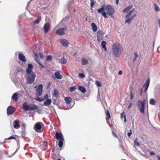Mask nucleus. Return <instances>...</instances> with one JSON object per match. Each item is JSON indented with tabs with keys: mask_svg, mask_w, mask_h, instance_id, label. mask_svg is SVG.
<instances>
[{
	"mask_svg": "<svg viewBox=\"0 0 160 160\" xmlns=\"http://www.w3.org/2000/svg\"><path fill=\"white\" fill-rule=\"evenodd\" d=\"M137 138H136L134 141V144L135 145H137L139 147L140 146V143L137 142Z\"/></svg>",
	"mask_w": 160,
	"mask_h": 160,
	"instance_id": "obj_38",
	"label": "nucleus"
},
{
	"mask_svg": "<svg viewBox=\"0 0 160 160\" xmlns=\"http://www.w3.org/2000/svg\"><path fill=\"white\" fill-rule=\"evenodd\" d=\"M142 89L141 88L140 91V95L141 96L142 94Z\"/></svg>",
	"mask_w": 160,
	"mask_h": 160,
	"instance_id": "obj_59",
	"label": "nucleus"
},
{
	"mask_svg": "<svg viewBox=\"0 0 160 160\" xmlns=\"http://www.w3.org/2000/svg\"><path fill=\"white\" fill-rule=\"evenodd\" d=\"M36 75L34 72H32L31 74H27L26 76V79L27 83L32 84L35 81Z\"/></svg>",
	"mask_w": 160,
	"mask_h": 160,
	"instance_id": "obj_3",
	"label": "nucleus"
},
{
	"mask_svg": "<svg viewBox=\"0 0 160 160\" xmlns=\"http://www.w3.org/2000/svg\"><path fill=\"white\" fill-rule=\"evenodd\" d=\"M38 108V106L35 104H31L29 105L26 102H25L22 104V109L24 111L34 110Z\"/></svg>",
	"mask_w": 160,
	"mask_h": 160,
	"instance_id": "obj_2",
	"label": "nucleus"
},
{
	"mask_svg": "<svg viewBox=\"0 0 160 160\" xmlns=\"http://www.w3.org/2000/svg\"><path fill=\"white\" fill-rule=\"evenodd\" d=\"M67 62V60L65 59L64 56H63V58H62L61 59L59 60V62L62 64H66Z\"/></svg>",
	"mask_w": 160,
	"mask_h": 160,
	"instance_id": "obj_27",
	"label": "nucleus"
},
{
	"mask_svg": "<svg viewBox=\"0 0 160 160\" xmlns=\"http://www.w3.org/2000/svg\"><path fill=\"white\" fill-rule=\"evenodd\" d=\"M118 74L119 75H122V71L121 70H120L119 71V72H118Z\"/></svg>",
	"mask_w": 160,
	"mask_h": 160,
	"instance_id": "obj_58",
	"label": "nucleus"
},
{
	"mask_svg": "<svg viewBox=\"0 0 160 160\" xmlns=\"http://www.w3.org/2000/svg\"><path fill=\"white\" fill-rule=\"evenodd\" d=\"M79 76L82 78L85 77V74L83 73H79Z\"/></svg>",
	"mask_w": 160,
	"mask_h": 160,
	"instance_id": "obj_42",
	"label": "nucleus"
},
{
	"mask_svg": "<svg viewBox=\"0 0 160 160\" xmlns=\"http://www.w3.org/2000/svg\"><path fill=\"white\" fill-rule=\"evenodd\" d=\"M82 64L83 65H85L87 64L88 62V60L85 58H82L81 60Z\"/></svg>",
	"mask_w": 160,
	"mask_h": 160,
	"instance_id": "obj_24",
	"label": "nucleus"
},
{
	"mask_svg": "<svg viewBox=\"0 0 160 160\" xmlns=\"http://www.w3.org/2000/svg\"><path fill=\"white\" fill-rule=\"evenodd\" d=\"M150 154L151 155H154L155 154V153L153 152H150Z\"/></svg>",
	"mask_w": 160,
	"mask_h": 160,
	"instance_id": "obj_57",
	"label": "nucleus"
},
{
	"mask_svg": "<svg viewBox=\"0 0 160 160\" xmlns=\"http://www.w3.org/2000/svg\"><path fill=\"white\" fill-rule=\"evenodd\" d=\"M132 7V5H130L123 9L122 12L123 13H127L128 12Z\"/></svg>",
	"mask_w": 160,
	"mask_h": 160,
	"instance_id": "obj_19",
	"label": "nucleus"
},
{
	"mask_svg": "<svg viewBox=\"0 0 160 160\" xmlns=\"http://www.w3.org/2000/svg\"><path fill=\"white\" fill-rule=\"evenodd\" d=\"M54 75L55 78L58 79H61L62 78V76L61 75L59 72H56Z\"/></svg>",
	"mask_w": 160,
	"mask_h": 160,
	"instance_id": "obj_21",
	"label": "nucleus"
},
{
	"mask_svg": "<svg viewBox=\"0 0 160 160\" xmlns=\"http://www.w3.org/2000/svg\"><path fill=\"white\" fill-rule=\"evenodd\" d=\"M52 100L51 99H47L44 102L43 104L45 106H48L51 103Z\"/></svg>",
	"mask_w": 160,
	"mask_h": 160,
	"instance_id": "obj_25",
	"label": "nucleus"
},
{
	"mask_svg": "<svg viewBox=\"0 0 160 160\" xmlns=\"http://www.w3.org/2000/svg\"><path fill=\"white\" fill-rule=\"evenodd\" d=\"M112 52L116 57H119L121 54L122 48L120 44L118 43H114L112 46Z\"/></svg>",
	"mask_w": 160,
	"mask_h": 160,
	"instance_id": "obj_1",
	"label": "nucleus"
},
{
	"mask_svg": "<svg viewBox=\"0 0 160 160\" xmlns=\"http://www.w3.org/2000/svg\"><path fill=\"white\" fill-rule=\"evenodd\" d=\"M43 85L39 84L36 89V95L39 96L41 95L42 92Z\"/></svg>",
	"mask_w": 160,
	"mask_h": 160,
	"instance_id": "obj_7",
	"label": "nucleus"
},
{
	"mask_svg": "<svg viewBox=\"0 0 160 160\" xmlns=\"http://www.w3.org/2000/svg\"><path fill=\"white\" fill-rule=\"evenodd\" d=\"M97 37L98 41L99 42H100L102 39V36H99V35H98L97 36Z\"/></svg>",
	"mask_w": 160,
	"mask_h": 160,
	"instance_id": "obj_45",
	"label": "nucleus"
},
{
	"mask_svg": "<svg viewBox=\"0 0 160 160\" xmlns=\"http://www.w3.org/2000/svg\"><path fill=\"white\" fill-rule=\"evenodd\" d=\"M58 141H59V142L58 143V146L60 148H61L62 147V145L63 144V142L64 141V139H63V140L61 139V140H59Z\"/></svg>",
	"mask_w": 160,
	"mask_h": 160,
	"instance_id": "obj_30",
	"label": "nucleus"
},
{
	"mask_svg": "<svg viewBox=\"0 0 160 160\" xmlns=\"http://www.w3.org/2000/svg\"><path fill=\"white\" fill-rule=\"evenodd\" d=\"M43 124L41 122H38L35 124L34 126V128L35 130L37 132H40V130L41 129L42 125Z\"/></svg>",
	"mask_w": 160,
	"mask_h": 160,
	"instance_id": "obj_8",
	"label": "nucleus"
},
{
	"mask_svg": "<svg viewBox=\"0 0 160 160\" xmlns=\"http://www.w3.org/2000/svg\"><path fill=\"white\" fill-rule=\"evenodd\" d=\"M137 107L141 113H144V112L145 103L141 101H138V102Z\"/></svg>",
	"mask_w": 160,
	"mask_h": 160,
	"instance_id": "obj_4",
	"label": "nucleus"
},
{
	"mask_svg": "<svg viewBox=\"0 0 160 160\" xmlns=\"http://www.w3.org/2000/svg\"><path fill=\"white\" fill-rule=\"evenodd\" d=\"M13 127L15 129H18L20 128V126L19 124V122L18 120H15L13 123Z\"/></svg>",
	"mask_w": 160,
	"mask_h": 160,
	"instance_id": "obj_18",
	"label": "nucleus"
},
{
	"mask_svg": "<svg viewBox=\"0 0 160 160\" xmlns=\"http://www.w3.org/2000/svg\"><path fill=\"white\" fill-rule=\"evenodd\" d=\"M35 60L39 64H41V62H40V60L37 59H35Z\"/></svg>",
	"mask_w": 160,
	"mask_h": 160,
	"instance_id": "obj_52",
	"label": "nucleus"
},
{
	"mask_svg": "<svg viewBox=\"0 0 160 160\" xmlns=\"http://www.w3.org/2000/svg\"><path fill=\"white\" fill-rule=\"evenodd\" d=\"M132 104V103H130L128 107V109H129V108H130L131 107Z\"/></svg>",
	"mask_w": 160,
	"mask_h": 160,
	"instance_id": "obj_53",
	"label": "nucleus"
},
{
	"mask_svg": "<svg viewBox=\"0 0 160 160\" xmlns=\"http://www.w3.org/2000/svg\"><path fill=\"white\" fill-rule=\"evenodd\" d=\"M41 20V17H38L37 18L36 20L33 22V24L35 25L37 24H38Z\"/></svg>",
	"mask_w": 160,
	"mask_h": 160,
	"instance_id": "obj_32",
	"label": "nucleus"
},
{
	"mask_svg": "<svg viewBox=\"0 0 160 160\" xmlns=\"http://www.w3.org/2000/svg\"><path fill=\"white\" fill-rule=\"evenodd\" d=\"M33 68V66L31 64H29L28 65V67L26 69V72L27 74H31L32 72V69Z\"/></svg>",
	"mask_w": 160,
	"mask_h": 160,
	"instance_id": "obj_11",
	"label": "nucleus"
},
{
	"mask_svg": "<svg viewBox=\"0 0 160 160\" xmlns=\"http://www.w3.org/2000/svg\"><path fill=\"white\" fill-rule=\"evenodd\" d=\"M39 65H40L41 68H45L44 66L41 63Z\"/></svg>",
	"mask_w": 160,
	"mask_h": 160,
	"instance_id": "obj_55",
	"label": "nucleus"
},
{
	"mask_svg": "<svg viewBox=\"0 0 160 160\" xmlns=\"http://www.w3.org/2000/svg\"><path fill=\"white\" fill-rule=\"evenodd\" d=\"M52 56L51 55L47 56V57L46 60L51 61L52 60Z\"/></svg>",
	"mask_w": 160,
	"mask_h": 160,
	"instance_id": "obj_39",
	"label": "nucleus"
},
{
	"mask_svg": "<svg viewBox=\"0 0 160 160\" xmlns=\"http://www.w3.org/2000/svg\"><path fill=\"white\" fill-rule=\"evenodd\" d=\"M149 103L151 105H154L155 104L156 102L153 98H151L150 99Z\"/></svg>",
	"mask_w": 160,
	"mask_h": 160,
	"instance_id": "obj_33",
	"label": "nucleus"
},
{
	"mask_svg": "<svg viewBox=\"0 0 160 160\" xmlns=\"http://www.w3.org/2000/svg\"><path fill=\"white\" fill-rule=\"evenodd\" d=\"M60 43L63 47H67L68 44V40L64 39H61Z\"/></svg>",
	"mask_w": 160,
	"mask_h": 160,
	"instance_id": "obj_14",
	"label": "nucleus"
},
{
	"mask_svg": "<svg viewBox=\"0 0 160 160\" xmlns=\"http://www.w3.org/2000/svg\"><path fill=\"white\" fill-rule=\"evenodd\" d=\"M41 146L42 149L45 150L47 149L48 146L47 142H43L41 144Z\"/></svg>",
	"mask_w": 160,
	"mask_h": 160,
	"instance_id": "obj_23",
	"label": "nucleus"
},
{
	"mask_svg": "<svg viewBox=\"0 0 160 160\" xmlns=\"http://www.w3.org/2000/svg\"><path fill=\"white\" fill-rule=\"evenodd\" d=\"M132 13V11H129V12L125 16V18L126 19L129 17L131 15Z\"/></svg>",
	"mask_w": 160,
	"mask_h": 160,
	"instance_id": "obj_34",
	"label": "nucleus"
},
{
	"mask_svg": "<svg viewBox=\"0 0 160 160\" xmlns=\"http://www.w3.org/2000/svg\"><path fill=\"white\" fill-rule=\"evenodd\" d=\"M132 134V132H128V135L129 137H130L131 135Z\"/></svg>",
	"mask_w": 160,
	"mask_h": 160,
	"instance_id": "obj_54",
	"label": "nucleus"
},
{
	"mask_svg": "<svg viewBox=\"0 0 160 160\" xmlns=\"http://www.w3.org/2000/svg\"><path fill=\"white\" fill-rule=\"evenodd\" d=\"M157 158H158V160H160V156L159 155H158L157 156Z\"/></svg>",
	"mask_w": 160,
	"mask_h": 160,
	"instance_id": "obj_64",
	"label": "nucleus"
},
{
	"mask_svg": "<svg viewBox=\"0 0 160 160\" xmlns=\"http://www.w3.org/2000/svg\"><path fill=\"white\" fill-rule=\"evenodd\" d=\"M106 8L108 14L112 17H113V14L114 13L115 9L110 5H106Z\"/></svg>",
	"mask_w": 160,
	"mask_h": 160,
	"instance_id": "obj_5",
	"label": "nucleus"
},
{
	"mask_svg": "<svg viewBox=\"0 0 160 160\" xmlns=\"http://www.w3.org/2000/svg\"><path fill=\"white\" fill-rule=\"evenodd\" d=\"M44 32L45 33L47 32L50 28V25L48 23H46L44 25L43 27Z\"/></svg>",
	"mask_w": 160,
	"mask_h": 160,
	"instance_id": "obj_17",
	"label": "nucleus"
},
{
	"mask_svg": "<svg viewBox=\"0 0 160 160\" xmlns=\"http://www.w3.org/2000/svg\"><path fill=\"white\" fill-rule=\"evenodd\" d=\"M68 18V17H65L62 20V21H63L64 20H66V19H67Z\"/></svg>",
	"mask_w": 160,
	"mask_h": 160,
	"instance_id": "obj_60",
	"label": "nucleus"
},
{
	"mask_svg": "<svg viewBox=\"0 0 160 160\" xmlns=\"http://www.w3.org/2000/svg\"><path fill=\"white\" fill-rule=\"evenodd\" d=\"M134 55L135 56V57H134L133 60V62H134L136 60L137 57H138V54L136 52H134Z\"/></svg>",
	"mask_w": 160,
	"mask_h": 160,
	"instance_id": "obj_35",
	"label": "nucleus"
},
{
	"mask_svg": "<svg viewBox=\"0 0 160 160\" xmlns=\"http://www.w3.org/2000/svg\"><path fill=\"white\" fill-rule=\"evenodd\" d=\"M155 9L156 12H158L160 10L159 7L156 4L155 5Z\"/></svg>",
	"mask_w": 160,
	"mask_h": 160,
	"instance_id": "obj_43",
	"label": "nucleus"
},
{
	"mask_svg": "<svg viewBox=\"0 0 160 160\" xmlns=\"http://www.w3.org/2000/svg\"><path fill=\"white\" fill-rule=\"evenodd\" d=\"M90 6L92 8L95 4V2L94 0H90Z\"/></svg>",
	"mask_w": 160,
	"mask_h": 160,
	"instance_id": "obj_40",
	"label": "nucleus"
},
{
	"mask_svg": "<svg viewBox=\"0 0 160 160\" xmlns=\"http://www.w3.org/2000/svg\"><path fill=\"white\" fill-rule=\"evenodd\" d=\"M35 99L39 102H42L44 100V99L42 98H40L38 96H37V98H35Z\"/></svg>",
	"mask_w": 160,
	"mask_h": 160,
	"instance_id": "obj_37",
	"label": "nucleus"
},
{
	"mask_svg": "<svg viewBox=\"0 0 160 160\" xmlns=\"http://www.w3.org/2000/svg\"><path fill=\"white\" fill-rule=\"evenodd\" d=\"M137 16V14H134L133 16H132V17L134 18L135 17H136Z\"/></svg>",
	"mask_w": 160,
	"mask_h": 160,
	"instance_id": "obj_62",
	"label": "nucleus"
},
{
	"mask_svg": "<svg viewBox=\"0 0 160 160\" xmlns=\"http://www.w3.org/2000/svg\"><path fill=\"white\" fill-rule=\"evenodd\" d=\"M124 113V112H123L121 114V119H122L123 118H124V116H126L125 115L123 114Z\"/></svg>",
	"mask_w": 160,
	"mask_h": 160,
	"instance_id": "obj_51",
	"label": "nucleus"
},
{
	"mask_svg": "<svg viewBox=\"0 0 160 160\" xmlns=\"http://www.w3.org/2000/svg\"><path fill=\"white\" fill-rule=\"evenodd\" d=\"M58 90L56 89H54L53 94L52 95V98L55 99V98H56V99L57 100V97L58 95Z\"/></svg>",
	"mask_w": 160,
	"mask_h": 160,
	"instance_id": "obj_20",
	"label": "nucleus"
},
{
	"mask_svg": "<svg viewBox=\"0 0 160 160\" xmlns=\"http://www.w3.org/2000/svg\"><path fill=\"white\" fill-rule=\"evenodd\" d=\"M134 18L132 17H129L125 21V23H128V24H130L131 22V21Z\"/></svg>",
	"mask_w": 160,
	"mask_h": 160,
	"instance_id": "obj_26",
	"label": "nucleus"
},
{
	"mask_svg": "<svg viewBox=\"0 0 160 160\" xmlns=\"http://www.w3.org/2000/svg\"><path fill=\"white\" fill-rule=\"evenodd\" d=\"M96 84L98 87H100L101 86V83L98 81H96Z\"/></svg>",
	"mask_w": 160,
	"mask_h": 160,
	"instance_id": "obj_48",
	"label": "nucleus"
},
{
	"mask_svg": "<svg viewBox=\"0 0 160 160\" xmlns=\"http://www.w3.org/2000/svg\"><path fill=\"white\" fill-rule=\"evenodd\" d=\"M91 26L92 27V30L94 32H96L97 30V27L94 23H91Z\"/></svg>",
	"mask_w": 160,
	"mask_h": 160,
	"instance_id": "obj_29",
	"label": "nucleus"
},
{
	"mask_svg": "<svg viewBox=\"0 0 160 160\" xmlns=\"http://www.w3.org/2000/svg\"><path fill=\"white\" fill-rule=\"evenodd\" d=\"M15 110V108L13 106H9L7 108V114L8 115H12L14 113Z\"/></svg>",
	"mask_w": 160,
	"mask_h": 160,
	"instance_id": "obj_9",
	"label": "nucleus"
},
{
	"mask_svg": "<svg viewBox=\"0 0 160 160\" xmlns=\"http://www.w3.org/2000/svg\"><path fill=\"white\" fill-rule=\"evenodd\" d=\"M66 31L67 28H62L57 30L56 31V33L60 35H63L64 34Z\"/></svg>",
	"mask_w": 160,
	"mask_h": 160,
	"instance_id": "obj_10",
	"label": "nucleus"
},
{
	"mask_svg": "<svg viewBox=\"0 0 160 160\" xmlns=\"http://www.w3.org/2000/svg\"><path fill=\"white\" fill-rule=\"evenodd\" d=\"M55 138L57 140H62L64 139L62 134L60 133L56 132L55 133Z\"/></svg>",
	"mask_w": 160,
	"mask_h": 160,
	"instance_id": "obj_12",
	"label": "nucleus"
},
{
	"mask_svg": "<svg viewBox=\"0 0 160 160\" xmlns=\"http://www.w3.org/2000/svg\"><path fill=\"white\" fill-rule=\"evenodd\" d=\"M8 139H16V138L14 137L13 136H12L9 137L8 138Z\"/></svg>",
	"mask_w": 160,
	"mask_h": 160,
	"instance_id": "obj_50",
	"label": "nucleus"
},
{
	"mask_svg": "<svg viewBox=\"0 0 160 160\" xmlns=\"http://www.w3.org/2000/svg\"><path fill=\"white\" fill-rule=\"evenodd\" d=\"M18 58L20 60L23 62H25L26 61L25 57L22 53H20L18 54Z\"/></svg>",
	"mask_w": 160,
	"mask_h": 160,
	"instance_id": "obj_16",
	"label": "nucleus"
},
{
	"mask_svg": "<svg viewBox=\"0 0 160 160\" xmlns=\"http://www.w3.org/2000/svg\"><path fill=\"white\" fill-rule=\"evenodd\" d=\"M150 78H148L147 80L145 83L143 87H145V89L144 90V92H145L148 90V88L149 87V83H150Z\"/></svg>",
	"mask_w": 160,
	"mask_h": 160,
	"instance_id": "obj_15",
	"label": "nucleus"
},
{
	"mask_svg": "<svg viewBox=\"0 0 160 160\" xmlns=\"http://www.w3.org/2000/svg\"><path fill=\"white\" fill-rule=\"evenodd\" d=\"M18 94L17 93H14L12 97V98L13 100L15 101H17L18 100Z\"/></svg>",
	"mask_w": 160,
	"mask_h": 160,
	"instance_id": "obj_22",
	"label": "nucleus"
},
{
	"mask_svg": "<svg viewBox=\"0 0 160 160\" xmlns=\"http://www.w3.org/2000/svg\"><path fill=\"white\" fill-rule=\"evenodd\" d=\"M48 94H46L44 96L43 99H44V100H45V99H48Z\"/></svg>",
	"mask_w": 160,
	"mask_h": 160,
	"instance_id": "obj_47",
	"label": "nucleus"
},
{
	"mask_svg": "<svg viewBox=\"0 0 160 160\" xmlns=\"http://www.w3.org/2000/svg\"><path fill=\"white\" fill-rule=\"evenodd\" d=\"M124 122H126L127 121L126 118V116H124Z\"/></svg>",
	"mask_w": 160,
	"mask_h": 160,
	"instance_id": "obj_56",
	"label": "nucleus"
},
{
	"mask_svg": "<svg viewBox=\"0 0 160 160\" xmlns=\"http://www.w3.org/2000/svg\"><path fill=\"white\" fill-rule=\"evenodd\" d=\"M106 42L104 41H103L102 42H101V45L102 48L104 49L105 51H106L107 50V49L106 48Z\"/></svg>",
	"mask_w": 160,
	"mask_h": 160,
	"instance_id": "obj_28",
	"label": "nucleus"
},
{
	"mask_svg": "<svg viewBox=\"0 0 160 160\" xmlns=\"http://www.w3.org/2000/svg\"><path fill=\"white\" fill-rule=\"evenodd\" d=\"M64 100L68 104V107H69V108H71L72 107V106L70 105L69 104L72 101V98L70 97H67L65 98Z\"/></svg>",
	"mask_w": 160,
	"mask_h": 160,
	"instance_id": "obj_13",
	"label": "nucleus"
},
{
	"mask_svg": "<svg viewBox=\"0 0 160 160\" xmlns=\"http://www.w3.org/2000/svg\"><path fill=\"white\" fill-rule=\"evenodd\" d=\"M106 115L107 116L108 118H111L110 115V114L109 112L108 111V109L107 110L106 112Z\"/></svg>",
	"mask_w": 160,
	"mask_h": 160,
	"instance_id": "obj_41",
	"label": "nucleus"
},
{
	"mask_svg": "<svg viewBox=\"0 0 160 160\" xmlns=\"http://www.w3.org/2000/svg\"><path fill=\"white\" fill-rule=\"evenodd\" d=\"M112 134L114 136L116 137H117V135H116L115 134V132H114L113 131H112Z\"/></svg>",
	"mask_w": 160,
	"mask_h": 160,
	"instance_id": "obj_61",
	"label": "nucleus"
},
{
	"mask_svg": "<svg viewBox=\"0 0 160 160\" xmlns=\"http://www.w3.org/2000/svg\"><path fill=\"white\" fill-rule=\"evenodd\" d=\"M76 89L77 88H76L75 86H73L70 87L69 89L70 91L72 92L75 91Z\"/></svg>",
	"mask_w": 160,
	"mask_h": 160,
	"instance_id": "obj_36",
	"label": "nucleus"
},
{
	"mask_svg": "<svg viewBox=\"0 0 160 160\" xmlns=\"http://www.w3.org/2000/svg\"><path fill=\"white\" fill-rule=\"evenodd\" d=\"M102 32L101 30L98 31L97 32V36L99 35V36H102Z\"/></svg>",
	"mask_w": 160,
	"mask_h": 160,
	"instance_id": "obj_44",
	"label": "nucleus"
},
{
	"mask_svg": "<svg viewBox=\"0 0 160 160\" xmlns=\"http://www.w3.org/2000/svg\"><path fill=\"white\" fill-rule=\"evenodd\" d=\"M130 98L131 100H132L133 99V95L132 93L131 92H130Z\"/></svg>",
	"mask_w": 160,
	"mask_h": 160,
	"instance_id": "obj_49",
	"label": "nucleus"
},
{
	"mask_svg": "<svg viewBox=\"0 0 160 160\" xmlns=\"http://www.w3.org/2000/svg\"><path fill=\"white\" fill-rule=\"evenodd\" d=\"M78 89L83 93H85L86 91L85 88L82 86H79Z\"/></svg>",
	"mask_w": 160,
	"mask_h": 160,
	"instance_id": "obj_31",
	"label": "nucleus"
},
{
	"mask_svg": "<svg viewBox=\"0 0 160 160\" xmlns=\"http://www.w3.org/2000/svg\"><path fill=\"white\" fill-rule=\"evenodd\" d=\"M26 127V124L25 123H23L22 125V132H25V128Z\"/></svg>",
	"mask_w": 160,
	"mask_h": 160,
	"instance_id": "obj_46",
	"label": "nucleus"
},
{
	"mask_svg": "<svg viewBox=\"0 0 160 160\" xmlns=\"http://www.w3.org/2000/svg\"><path fill=\"white\" fill-rule=\"evenodd\" d=\"M105 5H102L101 8L97 10V12L100 13H101L102 15L105 18H108L106 15V13L105 12Z\"/></svg>",
	"mask_w": 160,
	"mask_h": 160,
	"instance_id": "obj_6",
	"label": "nucleus"
},
{
	"mask_svg": "<svg viewBox=\"0 0 160 160\" xmlns=\"http://www.w3.org/2000/svg\"><path fill=\"white\" fill-rule=\"evenodd\" d=\"M61 54H59L58 55V54H56V57L57 58H58L61 55Z\"/></svg>",
	"mask_w": 160,
	"mask_h": 160,
	"instance_id": "obj_63",
	"label": "nucleus"
}]
</instances>
